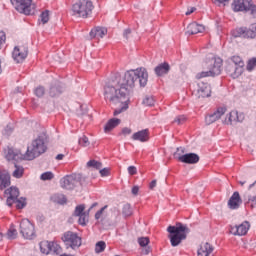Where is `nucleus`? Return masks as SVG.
I'll return each instance as SVG.
<instances>
[{
    "label": "nucleus",
    "instance_id": "nucleus-54",
    "mask_svg": "<svg viewBox=\"0 0 256 256\" xmlns=\"http://www.w3.org/2000/svg\"><path fill=\"white\" fill-rule=\"evenodd\" d=\"M131 133H132L131 128L125 127L122 129V135H131Z\"/></svg>",
    "mask_w": 256,
    "mask_h": 256
},
{
    "label": "nucleus",
    "instance_id": "nucleus-24",
    "mask_svg": "<svg viewBox=\"0 0 256 256\" xmlns=\"http://www.w3.org/2000/svg\"><path fill=\"white\" fill-rule=\"evenodd\" d=\"M203 31H205V26L197 22L190 23L187 27L188 35H197V33H203Z\"/></svg>",
    "mask_w": 256,
    "mask_h": 256
},
{
    "label": "nucleus",
    "instance_id": "nucleus-38",
    "mask_svg": "<svg viewBox=\"0 0 256 256\" xmlns=\"http://www.w3.org/2000/svg\"><path fill=\"white\" fill-rule=\"evenodd\" d=\"M143 105H146V107H153V105H155V98H153V96H146L143 100Z\"/></svg>",
    "mask_w": 256,
    "mask_h": 256
},
{
    "label": "nucleus",
    "instance_id": "nucleus-23",
    "mask_svg": "<svg viewBox=\"0 0 256 256\" xmlns=\"http://www.w3.org/2000/svg\"><path fill=\"white\" fill-rule=\"evenodd\" d=\"M242 200L239 192H234L228 201L229 209H239V205H241Z\"/></svg>",
    "mask_w": 256,
    "mask_h": 256
},
{
    "label": "nucleus",
    "instance_id": "nucleus-15",
    "mask_svg": "<svg viewBox=\"0 0 256 256\" xmlns=\"http://www.w3.org/2000/svg\"><path fill=\"white\" fill-rule=\"evenodd\" d=\"M74 217H79L78 223L79 225H82V227H85L89 221V212H85V206L83 204H80L76 206L74 210Z\"/></svg>",
    "mask_w": 256,
    "mask_h": 256
},
{
    "label": "nucleus",
    "instance_id": "nucleus-6",
    "mask_svg": "<svg viewBox=\"0 0 256 256\" xmlns=\"http://www.w3.org/2000/svg\"><path fill=\"white\" fill-rule=\"evenodd\" d=\"M209 71H202L196 74V79H203L205 77H215L221 75V69L223 67V60L221 58H214L210 61Z\"/></svg>",
    "mask_w": 256,
    "mask_h": 256
},
{
    "label": "nucleus",
    "instance_id": "nucleus-37",
    "mask_svg": "<svg viewBox=\"0 0 256 256\" xmlns=\"http://www.w3.org/2000/svg\"><path fill=\"white\" fill-rule=\"evenodd\" d=\"M122 213L125 217H131V215H133V210L131 209V204H125L123 206Z\"/></svg>",
    "mask_w": 256,
    "mask_h": 256
},
{
    "label": "nucleus",
    "instance_id": "nucleus-8",
    "mask_svg": "<svg viewBox=\"0 0 256 256\" xmlns=\"http://www.w3.org/2000/svg\"><path fill=\"white\" fill-rule=\"evenodd\" d=\"M181 153H185V148H177V151L174 153L175 159H177V161H179L180 163H186L188 165H195V163H199V155H197L196 153Z\"/></svg>",
    "mask_w": 256,
    "mask_h": 256
},
{
    "label": "nucleus",
    "instance_id": "nucleus-63",
    "mask_svg": "<svg viewBox=\"0 0 256 256\" xmlns=\"http://www.w3.org/2000/svg\"><path fill=\"white\" fill-rule=\"evenodd\" d=\"M239 183H240V185H242V186H244V185H245V182H241V181H240Z\"/></svg>",
    "mask_w": 256,
    "mask_h": 256
},
{
    "label": "nucleus",
    "instance_id": "nucleus-29",
    "mask_svg": "<svg viewBox=\"0 0 256 256\" xmlns=\"http://www.w3.org/2000/svg\"><path fill=\"white\" fill-rule=\"evenodd\" d=\"M107 207L108 206L105 205L95 213L96 225H103L105 222V217L107 216L105 215V209H107Z\"/></svg>",
    "mask_w": 256,
    "mask_h": 256
},
{
    "label": "nucleus",
    "instance_id": "nucleus-41",
    "mask_svg": "<svg viewBox=\"0 0 256 256\" xmlns=\"http://www.w3.org/2000/svg\"><path fill=\"white\" fill-rule=\"evenodd\" d=\"M138 243H139L140 247H147V245H149V243H150L149 237L138 238Z\"/></svg>",
    "mask_w": 256,
    "mask_h": 256
},
{
    "label": "nucleus",
    "instance_id": "nucleus-52",
    "mask_svg": "<svg viewBox=\"0 0 256 256\" xmlns=\"http://www.w3.org/2000/svg\"><path fill=\"white\" fill-rule=\"evenodd\" d=\"M14 203H17L16 204L17 209H23V207H25V201L18 200V198Z\"/></svg>",
    "mask_w": 256,
    "mask_h": 256
},
{
    "label": "nucleus",
    "instance_id": "nucleus-26",
    "mask_svg": "<svg viewBox=\"0 0 256 256\" xmlns=\"http://www.w3.org/2000/svg\"><path fill=\"white\" fill-rule=\"evenodd\" d=\"M171 71V66H169V63L164 62L160 65L155 67V73L158 77H163V75H167Z\"/></svg>",
    "mask_w": 256,
    "mask_h": 256
},
{
    "label": "nucleus",
    "instance_id": "nucleus-43",
    "mask_svg": "<svg viewBox=\"0 0 256 256\" xmlns=\"http://www.w3.org/2000/svg\"><path fill=\"white\" fill-rule=\"evenodd\" d=\"M35 96L36 97H43V95H45V87L43 86H38L35 91Z\"/></svg>",
    "mask_w": 256,
    "mask_h": 256
},
{
    "label": "nucleus",
    "instance_id": "nucleus-17",
    "mask_svg": "<svg viewBox=\"0 0 256 256\" xmlns=\"http://www.w3.org/2000/svg\"><path fill=\"white\" fill-rule=\"evenodd\" d=\"M245 119L243 114H239L237 111H231L223 120L224 125H233V123H241Z\"/></svg>",
    "mask_w": 256,
    "mask_h": 256
},
{
    "label": "nucleus",
    "instance_id": "nucleus-13",
    "mask_svg": "<svg viewBox=\"0 0 256 256\" xmlns=\"http://www.w3.org/2000/svg\"><path fill=\"white\" fill-rule=\"evenodd\" d=\"M77 183H79V180L76 174L66 175L60 180V187L71 191L74 187H77Z\"/></svg>",
    "mask_w": 256,
    "mask_h": 256
},
{
    "label": "nucleus",
    "instance_id": "nucleus-12",
    "mask_svg": "<svg viewBox=\"0 0 256 256\" xmlns=\"http://www.w3.org/2000/svg\"><path fill=\"white\" fill-rule=\"evenodd\" d=\"M20 232L24 239H33L35 237V226L31 221L23 219L20 223Z\"/></svg>",
    "mask_w": 256,
    "mask_h": 256
},
{
    "label": "nucleus",
    "instance_id": "nucleus-35",
    "mask_svg": "<svg viewBox=\"0 0 256 256\" xmlns=\"http://www.w3.org/2000/svg\"><path fill=\"white\" fill-rule=\"evenodd\" d=\"M55 178V174L53 172L48 171L41 174L40 179L41 181H51V179Z\"/></svg>",
    "mask_w": 256,
    "mask_h": 256
},
{
    "label": "nucleus",
    "instance_id": "nucleus-28",
    "mask_svg": "<svg viewBox=\"0 0 256 256\" xmlns=\"http://www.w3.org/2000/svg\"><path fill=\"white\" fill-rule=\"evenodd\" d=\"M118 125H121V119L112 118L106 123L104 131L106 133H110V131H113V129H115V127H118Z\"/></svg>",
    "mask_w": 256,
    "mask_h": 256
},
{
    "label": "nucleus",
    "instance_id": "nucleus-58",
    "mask_svg": "<svg viewBox=\"0 0 256 256\" xmlns=\"http://www.w3.org/2000/svg\"><path fill=\"white\" fill-rule=\"evenodd\" d=\"M65 157V155H63V154H58L57 156H56V160L57 161H62V159Z\"/></svg>",
    "mask_w": 256,
    "mask_h": 256
},
{
    "label": "nucleus",
    "instance_id": "nucleus-20",
    "mask_svg": "<svg viewBox=\"0 0 256 256\" xmlns=\"http://www.w3.org/2000/svg\"><path fill=\"white\" fill-rule=\"evenodd\" d=\"M197 95L199 98L205 99V97H209L211 95V86L205 82L198 83Z\"/></svg>",
    "mask_w": 256,
    "mask_h": 256
},
{
    "label": "nucleus",
    "instance_id": "nucleus-34",
    "mask_svg": "<svg viewBox=\"0 0 256 256\" xmlns=\"http://www.w3.org/2000/svg\"><path fill=\"white\" fill-rule=\"evenodd\" d=\"M227 113V107H218L214 112V116L216 119H220L221 117H223V114Z\"/></svg>",
    "mask_w": 256,
    "mask_h": 256
},
{
    "label": "nucleus",
    "instance_id": "nucleus-53",
    "mask_svg": "<svg viewBox=\"0 0 256 256\" xmlns=\"http://www.w3.org/2000/svg\"><path fill=\"white\" fill-rule=\"evenodd\" d=\"M123 37L125 39H130L131 38V29L128 28V29L124 30Z\"/></svg>",
    "mask_w": 256,
    "mask_h": 256
},
{
    "label": "nucleus",
    "instance_id": "nucleus-16",
    "mask_svg": "<svg viewBox=\"0 0 256 256\" xmlns=\"http://www.w3.org/2000/svg\"><path fill=\"white\" fill-rule=\"evenodd\" d=\"M250 228L251 224L249 223V221H244L239 225L231 226L230 233L238 237H243V235L249 232Z\"/></svg>",
    "mask_w": 256,
    "mask_h": 256
},
{
    "label": "nucleus",
    "instance_id": "nucleus-40",
    "mask_svg": "<svg viewBox=\"0 0 256 256\" xmlns=\"http://www.w3.org/2000/svg\"><path fill=\"white\" fill-rule=\"evenodd\" d=\"M215 121H219L218 118H216L214 116V114H208L206 117H205V123L206 125H211L213 123H215Z\"/></svg>",
    "mask_w": 256,
    "mask_h": 256
},
{
    "label": "nucleus",
    "instance_id": "nucleus-50",
    "mask_svg": "<svg viewBox=\"0 0 256 256\" xmlns=\"http://www.w3.org/2000/svg\"><path fill=\"white\" fill-rule=\"evenodd\" d=\"M6 39H7V36L5 35V32L0 31V49H1V45L5 43Z\"/></svg>",
    "mask_w": 256,
    "mask_h": 256
},
{
    "label": "nucleus",
    "instance_id": "nucleus-45",
    "mask_svg": "<svg viewBox=\"0 0 256 256\" xmlns=\"http://www.w3.org/2000/svg\"><path fill=\"white\" fill-rule=\"evenodd\" d=\"M89 138H87V136H82L79 139V145H81V147H89Z\"/></svg>",
    "mask_w": 256,
    "mask_h": 256
},
{
    "label": "nucleus",
    "instance_id": "nucleus-59",
    "mask_svg": "<svg viewBox=\"0 0 256 256\" xmlns=\"http://www.w3.org/2000/svg\"><path fill=\"white\" fill-rule=\"evenodd\" d=\"M216 1L217 3H229V1L231 0H214Z\"/></svg>",
    "mask_w": 256,
    "mask_h": 256
},
{
    "label": "nucleus",
    "instance_id": "nucleus-19",
    "mask_svg": "<svg viewBox=\"0 0 256 256\" xmlns=\"http://www.w3.org/2000/svg\"><path fill=\"white\" fill-rule=\"evenodd\" d=\"M11 185V175L5 169L0 168V190L3 191Z\"/></svg>",
    "mask_w": 256,
    "mask_h": 256
},
{
    "label": "nucleus",
    "instance_id": "nucleus-31",
    "mask_svg": "<svg viewBox=\"0 0 256 256\" xmlns=\"http://www.w3.org/2000/svg\"><path fill=\"white\" fill-rule=\"evenodd\" d=\"M15 169L12 173L13 177H15V179H21V177H23L24 173H25V168H23V166H19L17 164H15Z\"/></svg>",
    "mask_w": 256,
    "mask_h": 256
},
{
    "label": "nucleus",
    "instance_id": "nucleus-57",
    "mask_svg": "<svg viewBox=\"0 0 256 256\" xmlns=\"http://www.w3.org/2000/svg\"><path fill=\"white\" fill-rule=\"evenodd\" d=\"M155 187H157V180H152L150 183L149 188L150 189H155Z\"/></svg>",
    "mask_w": 256,
    "mask_h": 256
},
{
    "label": "nucleus",
    "instance_id": "nucleus-32",
    "mask_svg": "<svg viewBox=\"0 0 256 256\" xmlns=\"http://www.w3.org/2000/svg\"><path fill=\"white\" fill-rule=\"evenodd\" d=\"M86 166L89 168V169H96V170H99L101 169V167H103V164L97 160H90L87 162Z\"/></svg>",
    "mask_w": 256,
    "mask_h": 256
},
{
    "label": "nucleus",
    "instance_id": "nucleus-60",
    "mask_svg": "<svg viewBox=\"0 0 256 256\" xmlns=\"http://www.w3.org/2000/svg\"><path fill=\"white\" fill-rule=\"evenodd\" d=\"M255 183H256V181L254 183L250 184L248 189H253V187H255Z\"/></svg>",
    "mask_w": 256,
    "mask_h": 256
},
{
    "label": "nucleus",
    "instance_id": "nucleus-33",
    "mask_svg": "<svg viewBox=\"0 0 256 256\" xmlns=\"http://www.w3.org/2000/svg\"><path fill=\"white\" fill-rule=\"evenodd\" d=\"M50 253H53L54 255H59V253H61V246L57 242L51 241Z\"/></svg>",
    "mask_w": 256,
    "mask_h": 256
},
{
    "label": "nucleus",
    "instance_id": "nucleus-51",
    "mask_svg": "<svg viewBox=\"0 0 256 256\" xmlns=\"http://www.w3.org/2000/svg\"><path fill=\"white\" fill-rule=\"evenodd\" d=\"M128 173H129V175H137V167L129 166L128 167Z\"/></svg>",
    "mask_w": 256,
    "mask_h": 256
},
{
    "label": "nucleus",
    "instance_id": "nucleus-4",
    "mask_svg": "<svg viewBox=\"0 0 256 256\" xmlns=\"http://www.w3.org/2000/svg\"><path fill=\"white\" fill-rule=\"evenodd\" d=\"M245 67V62L243 61V58L240 56H232L227 60L226 65V73L232 78V79H238V77H241L243 75Z\"/></svg>",
    "mask_w": 256,
    "mask_h": 256
},
{
    "label": "nucleus",
    "instance_id": "nucleus-56",
    "mask_svg": "<svg viewBox=\"0 0 256 256\" xmlns=\"http://www.w3.org/2000/svg\"><path fill=\"white\" fill-rule=\"evenodd\" d=\"M195 11H197V8L191 7L188 9V11H186L185 15H191V13H195Z\"/></svg>",
    "mask_w": 256,
    "mask_h": 256
},
{
    "label": "nucleus",
    "instance_id": "nucleus-36",
    "mask_svg": "<svg viewBox=\"0 0 256 256\" xmlns=\"http://www.w3.org/2000/svg\"><path fill=\"white\" fill-rule=\"evenodd\" d=\"M105 247H107V244H105V241H99L96 243L95 252L103 253L105 251Z\"/></svg>",
    "mask_w": 256,
    "mask_h": 256
},
{
    "label": "nucleus",
    "instance_id": "nucleus-49",
    "mask_svg": "<svg viewBox=\"0 0 256 256\" xmlns=\"http://www.w3.org/2000/svg\"><path fill=\"white\" fill-rule=\"evenodd\" d=\"M100 175H101V177H109L111 175V169H109V168L101 169L100 168Z\"/></svg>",
    "mask_w": 256,
    "mask_h": 256
},
{
    "label": "nucleus",
    "instance_id": "nucleus-5",
    "mask_svg": "<svg viewBox=\"0 0 256 256\" xmlns=\"http://www.w3.org/2000/svg\"><path fill=\"white\" fill-rule=\"evenodd\" d=\"M93 12V2L89 0H83L76 2L72 5V13L76 17H82L87 19L89 15Z\"/></svg>",
    "mask_w": 256,
    "mask_h": 256
},
{
    "label": "nucleus",
    "instance_id": "nucleus-25",
    "mask_svg": "<svg viewBox=\"0 0 256 256\" xmlns=\"http://www.w3.org/2000/svg\"><path fill=\"white\" fill-rule=\"evenodd\" d=\"M63 93V85L60 82H54L50 86L49 95L50 97H59Z\"/></svg>",
    "mask_w": 256,
    "mask_h": 256
},
{
    "label": "nucleus",
    "instance_id": "nucleus-48",
    "mask_svg": "<svg viewBox=\"0 0 256 256\" xmlns=\"http://www.w3.org/2000/svg\"><path fill=\"white\" fill-rule=\"evenodd\" d=\"M9 239H15L17 237V230L15 228H10L7 233Z\"/></svg>",
    "mask_w": 256,
    "mask_h": 256
},
{
    "label": "nucleus",
    "instance_id": "nucleus-61",
    "mask_svg": "<svg viewBox=\"0 0 256 256\" xmlns=\"http://www.w3.org/2000/svg\"><path fill=\"white\" fill-rule=\"evenodd\" d=\"M94 207H97V202L93 203L90 207V209H93Z\"/></svg>",
    "mask_w": 256,
    "mask_h": 256
},
{
    "label": "nucleus",
    "instance_id": "nucleus-27",
    "mask_svg": "<svg viewBox=\"0 0 256 256\" xmlns=\"http://www.w3.org/2000/svg\"><path fill=\"white\" fill-rule=\"evenodd\" d=\"M104 35H107L106 28L95 27L90 31L91 39H103Z\"/></svg>",
    "mask_w": 256,
    "mask_h": 256
},
{
    "label": "nucleus",
    "instance_id": "nucleus-46",
    "mask_svg": "<svg viewBox=\"0 0 256 256\" xmlns=\"http://www.w3.org/2000/svg\"><path fill=\"white\" fill-rule=\"evenodd\" d=\"M187 121V117L185 115H179L175 118L174 123H177V125H183Z\"/></svg>",
    "mask_w": 256,
    "mask_h": 256
},
{
    "label": "nucleus",
    "instance_id": "nucleus-14",
    "mask_svg": "<svg viewBox=\"0 0 256 256\" xmlns=\"http://www.w3.org/2000/svg\"><path fill=\"white\" fill-rule=\"evenodd\" d=\"M29 53V50L27 46L21 45V46H16L13 50L12 57L16 63H23L25 59H27V55Z\"/></svg>",
    "mask_w": 256,
    "mask_h": 256
},
{
    "label": "nucleus",
    "instance_id": "nucleus-22",
    "mask_svg": "<svg viewBox=\"0 0 256 256\" xmlns=\"http://www.w3.org/2000/svg\"><path fill=\"white\" fill-rule=\"evenodd\" d=\"M215 248L209 242L202 243L197 251V256H211Z\"/></svg>",
    "mask_w": 256,
    "mask_h": 256
},
{
    "label": "nucleus",
    "instance_id": "nucleus-1",
    "mask_svg": "<svg viewBox=\"0 0 256 256\" xmlns=\"http://www.w3.org/2000/svg\"><path fill=\"white\" fill-rule=\"evenodd\" d=\"M139 81L140 87H145L149 81V73L145 68H138L136 70H129L125 72L122 79L113 80L104 86V100L109 105H123L120 109L114 110L113 115H121L123 111H127V102L131 89L135 87V83Z\"/></svg>",
    "mask_w": 256,
    "mask_h": 256
},
{
    "label": "nucleus",
    "instance_id": "nucleus-3",
    "mask_svg": "<svg viewBox=\"0 0 256 256\" xmlns=\"http://www.w3.org/2000/svg\"><path fill=\"white\" fill-rule=\"evenodd\" d=\"M167 232L169 233L168 239H170L171 246L178 247V245H181V242L187 239L189 228L182 223H176L175 226H168Z\"/></svg>",
    "mask_w": 256,
    "mask_h": 256
},
{
    "label": "nucleus",
    "instance_id": "nucleus-2",
    "mask_svg": "<svg viewBox=\"0 0 256 256\" xmlns=\"http://www.w3.org/2000/svg\"><path fill=\"white\" fill-rule=\"evenodd\" d=\"M46 141L47 134L41 133L32 141L31 145L27 147L26 153L21 155L22 159H25L26 161H33V159H37V157L43 155V153L47 151V145H45Z\"/></svg>",
    "mask_w": 256,
    "mask_h": 256
},
{
    "label": "nucleus",
    "instance_id": "nucleus-11",
    "mask_svg": "<svg viewBox=\"0 0 256 256\" xmlns=\"http://www.w3.org/2000/svg\"><path fill=\"white\" fill-rule=\"evenodd\" d=\"M62 241L65 243L66 247H71V249L81 247V237L72 231L65 232L62 236Z\"/></svg>",
    "mask_w": 256,
    "mask_h": 256
},
{
    "label": "nucleus",
    "instance_id": "nucleus-39",
    "mask_svg": "<svg viewBox=\"0 0 256 256\" xmlns=\"http://www.w3.org/2000/svg\"><path fill=\"white\" fill-rule=\"evenodd\" d=\"M54 199L56 203H59V205H65V203H67V197H65L63 194H57L54 196Z\"/></svg>",
    "mask_w": 256,
    "mask_h": 256
},
{
    "label": "nucleus",
    "instance_id": "nucleus-7",
    "mask_svg": "<svg viewBox=\"0 0 256 256\" xmlns=\"http://www.w3.org/2000/svg\"><path fill=\"white\" fill-rule=\"evenodd\" d=\"M232 9L235 13L250 11L251 15H256V5L253 0H234L232 3Z\"/></svg>",
    "mask_w": 256,
    "mask_h": 256
},
{
    "label": "nucleus",
    "instance_id": "nucleus-44",
    "mask_svg": "<svg viewBox=\"0 0 256 256\" xmlns=\"http://www.w3.org/2000/svg\"><path fill=\"white\" fill-rule=\"evenodd\" d=\"M42 23H49V10H45L40 15Z\"/></svg>",
    "mask_w": 256,
    "mask_h": 256
},
{
    "label": "nucleus",
    "instance_id": "nucleus-42",
    "mask_svg": "<svg viewBox=\"0 0 256 256\" xmlns=\"http://www.w3.org/2000/svg\"><path fill=\"white\" fill-rule=\"evenodd\" d=\"M256 67V58H252L248 61L246 69L247 71H253Z\"/></svg>",
    "mask_w": 256,
    "mask_h": 256
},
{
    "label": "nucleus",
    "instance_id": "nucleus-9",
    "mask_svg": "<svg viewBox=\"0 0 256 256\" xmlns=\"http://www.w3.org/2000/svg\"><path fill=\"white\" fill-rule=\"evenodd\" d=\"M32 1L33 0H11V3L19 13L33 15V13H35V7L31 5Z\"/></svg>",
    "mask_w": 256,
    "mask_h": 256
},
{
    "label": "nucleus",
    "instance_id": "nucleus-18",
    "mask_svg": "<svg viewBox=\"0 0 256 256\" xmlns=\"http://www.w3.org/2000/svg\"><path fill=\"white\" fill-rule=\"evenodd\" d=\"M4 193L8 196L6 200L8 207H11V205H13V203L19 199V189L16 187L6 189Z\"/></svg>",
    "mask_w": 256,
    "mask_h": 256
},
{
    "label": "nucleus",
    "instance_id": "nucleus-10",
    "mask_svg": "<svg viewBox=\"0 0 256 256\" xmlns=\"http://www.w3.org/2000/svg\"><path fill=\"white\" fill-rule=\"evenodd\" d=\"M234 37H242L243 39H256V23L247 27H239L233 31Z\"/></svg>",
    "mask_w": 256,
    "mask_h": 256
},
{
    "label": "nucleus",
    "instance_id": "nucleus-21",
    "mask_svg": "<svg viewBox=\"0 0 256 256\" xmlns=\"http://www.w3.org/2000/svg\"><path fill=\"white\" fill-rule=\"evenodd\" d=\"M149 129L140 130L132 135L133 141H140V143H147L150 139Z\"/></svg>",
    "mask_w": 256,
    "mask_h": 256
},
{
    "label": "nucleus",
    "instance_id": "nucleus-55",
    "mask_svg": "<svg viewBox=\"0 0 256 256\" xmlns=\"http://www.w3.org/2000/svg\"><path fill=\"white\" fill-rule=\"evenodd\" d=\"M132 195H139V186H134L132 188Z\"/></svg>",
    "mask_w": 256,
    "mask_h": 256
},
{
    "label": "nucleus",
    "instance_id": "nucleus-62",
    "mask_svg": "<svg viewBox=\"0 0 256 256\" xmlns=\"http://www.w3.org/2000/svg\"><path fill=\"white\" fill-rule=\"evenodd\" d=\"M149 251H150V249L148 248V249H146L145 250V255H149Z\"/></svg>",
    "mask_w": 256,
    "mask_h": 256
},
{
    "label": "nucleus",
    "instance_id": "nucleus-30",
    "mask_svg": "<svg viewBox=\"0 0 256 256\" xmlns=\"http://www.w3.org/2000/svg\"><path fill=\"white\" fill-rule=\"evenodd\" d=\"M40 251L44 255H49V253H51V242L50 241L40 242Z\"/></svg>",
    "mask_w": 256,
    "mask_h": 256
},
{
    "label": "nucleus",
    "instance_id": "nucleus-47",
    "mask_svg": "<svg viewBox=\"0 0 256 256\" xmlns=\"http://www.w3.org/2000/svg\"><path fill=\"white\" fill-rule=\"evenodd\" d=\"M17 155L18 154L13 153L12 150H9L8 154L6 155V159H8V161H15L17 160Z\"/></svg>",
    "mask_w": 256,
    "mask_h": 256
},
{
    "label": "nucleus",
    "instance_id": "nucleus-64",
    "mask_svg": "<svg viewBox=\"0 0 256 256\" xmlns=\"http://www.w3.org/2000/svg\"><path fill=\"white\" fill-rule=\"evenodd\" d=\"M1 239H3V234L0 233V241H1Z\"/></svg>",
    "mask_w": 256,
    "mask_h": 256
}]
</instances>
